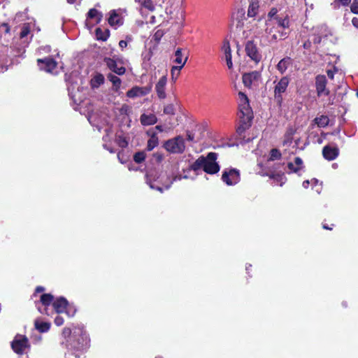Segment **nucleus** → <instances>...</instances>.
I'll list each match as a JSON object with an SVG mask.
<instances>
[{
    "mask_svg": "<svg viewBox=\"0 0 358 358\" xmlns=\"http://www.w3.org/2000/svg\"><path fill=\"white\" fill-rule=\"evenodd\" d=\"M119 45L121 48H124L127 45V43L125 41H120L119 43Z\"/></svg>",
    "mask_w": 358,
    "mask_h": 358,
    "instance_id": "8fccbe9b",
    "label": "nucleus"
},
{
    "mask_svg": "<svg viewBox=\"0 0 358 358\" xmlns=\"http://www.w3.org/2000/svg\"><path fill=\"white\" fill-rule=\"evenodd\" d=\"M187 57H183L182 53V50L180 48H178L173 55V62L178 64V67L182 68L185 63L187 62Z\"/></svg>",
    "mask_w": 358,
    "mask_h": 358,
    "instance_id": "393cba45",
    "label": "nucleus"
},
{
    "mask_svg": "<svg viewBox=\"0 0 358 358\" xmlns=\"http://www.w3.org/2000/svg\"><path fill=\"white\" fill-rule=\"evenodd\" d=\"M108 78L109 80L113 83L112 90L114 92H117L120 88L121 80L117 76L113 74L108 75Z\"/></svg>",
    "mask_w": 358,
    "mask_h": 358,
    "instance_id": "2f4dec72",
    "label": "nucleus"
},
{
    "mask_svg": "<svg viewBox=\"0 0 358 358\" xmlns=\"http://www.w3.org/2000/svg\"><path fill=\"white\" fill-rule=\"evenodd\" d=\"M52 306L56 313H66V314L69 317L73 316L76 311V309L71 306L68 303L67 301L63 297L54 300Z\"/></svg>",
    "mask_w": 358,
    "mask_h": 358,
    "instance_id": "0eeeda50",
    "label": "nucleus"
},
{
    "mask_svg": "<svg viewBox=\"0 0 358 358\" xmlns=\"http://www.w3.org/2000/svg\"><path fill=\"white\" fill-rule=\"evenodd\" d=\"M45 51L46 52H50V46H45L43 48Z\"/></svg>",
    "mask_w": 358,
    "mask_h": 358,
    "instance_id": "bf43d9fd",
    "label": "nucleus"
},
{
    "mask_svg": "<svg viewBox=\"0 0 358 358\" xmlns=\"http://www.w3.org/2000/svg\"><path fill=\"white\" fill-rule=\"evenodd\" d=\"M40 301L41 304L45 307L44 310H41V307L38 306V309L41 313H44L46 315H50V313L48 312L47 307L50 305H52V303L54 301L53 296L51 294H43L41 296Z\"/></svg>",
    "mask_w": 358,
    "mask_h": 358,
    "instance_id": "4be33fe9",
    "label": "nucleus"
},
{
    "mask_svg": "<svg viewBox=\"0 0 358 358\" xmlns=\"http://www.w3.org/2000/svg\"><path fill=\"white\" fill-rule=\"evenodd\" d=\"M316 90L317 94L319 96H323V95H328L329 93V91L327 89L326 85H327V79L324 76H317L316 77Z\"/></svg>",
    "mask_w": 358,
    "mask_h": 358,
    "instance_id": "6ab92c4d",
    "label": "nucleus"
},
{
    "mask_svg": "<svg viewBox=\"0 0 358 358\" xmlns=\"http://www.w3.org/2000/svg\"><path fill=\"white\" fill-rule=\"evenodd\" d=\"M309 45H310V43H304V45H303V46H304V48H308V47H309Z\"/></svg>",
    "mask_w": 358,
    "mask_h": 358,
    "instance_id": "052dcab7",
    "label": "nucleus"
},
{
    "mask_svg": "<svg viewBox=\"0 0 358 358\" xmlns=\"http://www.w3.org/2000/svg\"><path fill=\"white\" fill-rule=\"evenodd\" d=\"M289 79L287 77L282 78L275 85L274 89V97L278 103L282 101V94L286 91L289 85Z\"/></svg>",
    "mask_w": 358,
    "mask_h": 358,
    "instance_id": "f8f14e48",
    "label": "nucleus"
},
{
    "mask_svg": "<svg viewBox=\"0 0 358 358\" xmlns=\"http://www.w3.org/2000/svg\"><path fill=\"white\" fill-rule=\"evenodd\" d=\"M288 168L292 172L296 173L303 169V161L299 157H295L294 162L288 164Z\"/></svg>",
    "mask_w": 358,
    "mask_h": 358,
    "instance_id": "c85d7f7f",
    "label": "nucleus"
},
{
    "mask_svg": "<svg viewBox=\"0 0 358 358\" xmlns=\"http://www.w3.org/2000/svg\"><path fill=\"white\" fill-rule=\"evenodd\" d=\"M118 144L120 147L124 148L127 145V142L124 138H119Z\"/></svg>",
    "mask_w": 358,
    "mask_h": 358,
    "instance_id": "de8ad7c7",
    "label": "nucleus"
},
{
    "mask_svg": "<svg viewBox=\"0 0 358 358\" xmlns=\"http://www.w3.org/2000/svg\"><path fill=\"white\" fill-rule=\"evenodd\" d=\"M44 290V288L42 287H38L36 289V292H41Z\"/></svg>",
    "mask_w": 358,
    "mask_h": 358,
    "instance_id": "5fc2aeb1",
    "label": "nucleus"
},
{
    "mask_svg": "<svg viewBox=\"0 0 358 358\" xmlns=\"http://www.w3.org/2000/svg\"><path fill=\"white\" fill-rule=\"evenodd\" d=\"M164 148L169 152L182 153L185 148L184 138L179 136L168 140L164 143Z\"/></svg>",
    "mask_w": 358,
    "mask_h": 358,
    "instance_id": "6e6552de",
    "label": "nucleus"
},
{
    "mask_svg": "<svg viewBox=\"0 0 358 358\" xmlns=\"http://www.w3.org/2000/svg\"><path fill=\"white\" fill-rule=\"evenodd\" d=\"M107 66L117 75H123L125 73L124 62L121 59L105 58L104 59Z\"/></svg>",
    "mask_w": 358,
    "mask_h": 358,
    "instance_id": "ddd939ff",
    "label": "nucleus"
},
{
    "mask_svg": "<svg viewBox=\"0 0 358 358\" xmlns=\"http://www.w3.org/2000/svg\"><path fill=\"white\" fill-rule=\"evenodd\" d=\"M251 23L252 24L251 27L255 29L254 33L265 37L268 42H274L288 36V32L285 31L286 29L279 27L278 22H273V24L269 26L268 22H261V19L257 21L254 19ZM251 30L250 26L247 25L244 27L243 30V37L248 38Z\"/></svg>",
    "mask_w": 358,
    "mask_h": 358,
    "instance_id": "f257e3e1",
    "label": "nucleus"
},
{
    "mask_svg": "<svg viewBox=\"0 0 358 358\" xmlns=\"http://www.w3.org/2000/svg\"><path fill=\"white\" fill-rule=\"evenodd\" d=\"M164 113L166 115H173L175 113V108L173 104H168L164 108Z\"/></svg>",
    "mask_w": 358,
    "mask_h": 358,
    "instance_id": "4c0bfd02",
    "label": "nucleus"
},
{
    "mask_svg": "<svg viewBox=\"0 0 358 358\" xmlns=\"http://www.w3.org/2000/svg\"><path fill=\"white\" fill-rule=\"evenodd\" d=\"M167 78L165 76H162L157 83L156 84V92L157 94V96L159 99H165L166 97V93H165V86L166 85Z\"/></svg>",
    "mask_w": 358,
    "mask_h": 358,
    "instance_id": "5701e85b",
    "label": "nucleus"
},
{
    "mask_svg": "<svg viewBox=\"0 0 358 358\" xmlns=\"http://www.w3.org/2000/svg\"><path fill=\"white\" fill-rule=\"evenodd\" d=\"M244 15H245V12L243 9H241V10H238L237 13L236 14H234L233 15V18L234 20H238V16L240 15L241 17H244Z\"/></svg>",
    "mask_w": 358,
    "mask_h": 358,
    "instance_id": "a18cd8bd",
    "label": "nucleus"
},
{
    "mask_svg": "<svg viewBox=\"0 0 358 358\" xmlns=\"http://www.w3.org/2000/svg\"><path fill=\"white\" fill-rule=\"evenodd\" d=\"M121 115H129L131 112V108L129 105L123 104L119 109Z\"/></svg>",
    "mask_w": 358,
    "mask_h": 358,
    "instance_id": "c9c22d12",
    "label": "nucleus"
},
{
    "mask_svg": "<svg viewBox=\"0 0 358 358\" xmlns=\"http://www.w3.org/2000/svg\"><path fill=\"white\" fill-rule=\"evenodd\" d=\"M250 4L248 9V16L249 17H255L259 12V1L258 0H249Z\"/></svg>",
    "mask_w": 358,
    "mask_h": 358,
    "instance_id": "bb28decb",
    "label": "nucleus"
},
{
    "mask_svg": "<svg viewBox=\"0 0 358 358\" xmlns=\"http://www.w3.org/2000/svg\"><path fill=\"white\" fill-rule=\"evenodd\" d=\"M146 154L145 152H138L134 156V159L136 163H141L145 159Z\"/></svg>",
    "mask_w": 358,
    "mask_h": 358,
    "instance_id": "e433bc0d",
    "label": "nucleus"
},
{
    "mask_svg": "<svg viewBox=\"0 0 358 358\" xmlns=\"http://www.w3.org/2000/svg\"><path fill=\"white\" fill-rule=\"evenodd\" d=\"M314 42L316 43H318L321 41V37H318V38H315L313 39Z\"/></svg>",
    "mask_w": 358,
    "mask_h": 358,
    "instance_id": "6e6d98bb",
    "label": "nucleus"
},
{
    "mask_svg": "<svg viewBox=\"0 0 358 358\" xmlns=\"http://www.w3.org/2000/svg\"><path fill=\"white\" fill-rule=\"evenodd\" d=\"M85 344L87 345V338L85 336Z\"/></svg>",
    "mask_w": 358,
    "mask_h": 358,
    "instance_id": "69168bd1",
    "label": "nucleus"
},
{
    "mask_svg": "<svg viewBox=\"0 0 358 358\" xmlns=\"http://www.w3.org/2000/svg\"><path fill=\"white\" fill-rule=\"evenodd\" d=\"M105 78L101 73H96L90 81L92 88L95 89L99 87L103 83Z\"/></svg>",
    "mask_w": 358,
    "mask_h": 358,
    "instance_id": "c756f323",
    "label": "nucleus"
},
{
    "mask_svg": "<svg viewBox=\"0 0 358 358\" xmlns=\"http://www.w3.org/2000/svg\"><path fill=\"white\" fill-rule=\"evenodd\" d=\"M117 157H118L119 161H120L121 163H124V161L122 160V157H121V155H120V153H118V155H117Z\"/></svg>",
    "mask_w": 358,
    "mask_h": 358,
    "instance_id": "13d9d810",
    "label": "nucleus"
},
{
    "mask_svg": "<svg viewBox=\"0 0 358 358\" xmlns=\"http://www.w3.org/2000/svg\"><path fill=\"white\" fill-rule=\"evenodd\" d=\"M102 14L97 10L92 8L90 9L87 14L86 24L87 26H94L99 23L102 19Z\"/></svg>",
    "mask_w": 358,
    "mask_h": 358,
    "instance_id": "aec40b11",
    "label": "nucleus"
},
{
    "mask_svg": "<svg viewBox=\"0 0 358 358\" xmlns=\"http://www.w3.org/2000/svg\"><path fill=\"white\" fill-rule=\"evenodd\" d=\"M182 68L178 67L176 66H173L171 68V77L172 79L176 80L180 74V71Z\"/></svg>",
    "mask_w": 358,
    "mask_h": 358,
    "instance_id": "ea45409f",
    "label": "nucleus"
},
{
    "mask_svg": "<svg viewBox=\"0 0 358 358\" xmlns=\"http://www.w3.org/2000/svg\"><path fill=\"white\" fill-rule=\"evenodd\" d=\"M240 23H241V22H240L239 21H238V23H237V25H236V26H237V27H241V25L240 24ZM242 26H243V27H244V24H242Z\"/></svg>",
    "mask_w": 358,
    "mask_h": 358,
    "instance_id": "e2e57ef3",
    "label": "nucleus"
},
{
    "mask_svg": "<svg viewBox=\"0 0 358 358\" xmlns=\"http://www.w3.org/2000/svg\"><path fill=\"white\" fill-rule=\"evenodd\" d=\"M157 119L154 114H143L141 116V122L143 125L149 126L154 124L157 122Z\"/></svg>",
    "mask_w": 358,
    "mask_h": 358,
    "instance_id": "cd10ccee",
    "label": "nucleus"
},
{
    "mask_svg": "<svg viewBox=\"0 0 358 358\" xmlns=\"http://www.w3.org/2000/svg\"><path fill=\"white\" fill-rule=\"evenodd\" d=\"M334 71H333L332 70L327 71V75H328L329 78L331 79L334 78Z\"/></svg>",
    "mask_w": 358,
    "mask_h": 358,
    "instance_id": "3c124183",
    "label": "nucleus"
},
{
    "mask_svg": "<svg viewBox=\"0 0 358 358\" xmlns=\"http://www.w3.org/2000/svg\"><path fill=\"white\" fill-rule=\"evenodd\" d=\"M71 334V331L69 328H64L62 331V336L64 338L69 337Z\"/></svg>",
    "mask_w": 358,
    "mask_h": 358,
    "instance_id": "49530a36",
    "label": "nucleus"
},
{
    "mask_svg": "<svg viewBox=\"0 0 358 358\" xmlns=\"http://www.w3.org/2000/svg\"><path fill=\"white\" fill-rule=\"evenodd\" d=\"M222 178L227 185H236L240 180L239 172L236 169H229V171H224Z\"/></svg>",
    "mask_w": 358,
    "mask_h": 358,
    "instance_id": "2eb2a0df",
    "label": "nucleus"
},
{
    "mask_svg": "<svg viewBox=\"0 0 358 358\" xmlns=\"http://www.w3.org/2000/svg\"><path fill=\"white\" fill-rule=\"evenodd\" d=\"M352 23L355 27L358 29V17H353L352 20Z\"/></svg>",
    "mask_w": 358,
    "mask_h": 358,
    "instance_id": "09e8293b",
    "label": "nucleus"
},
{
    "mask_svg": "<svg viewBox=\"0 0 358 358\" xmlns=\"http://www.w3.org/2000/svg\"><path fill=\"white\" fill-rule=\"evenodd\" d=\"M280 157L281 153L278 150L275 148L272 149L266 164L264 165L262 163L258 164L262 169V171H259L258 173L264 176H269L277 185L281 186L285 182V176L282 173H275V171L273 170V165L271 164V162L280 159Z\"/></svg>",
    "mask_w": 358,
    "mask_h": 358,
    "instance_id": "7ed1b4c3",
    "label": "nucleus"
},
{
    "mask_svg": "<svg viewBox=\"0 0 358 358\" xmlns=\"http://www.w3.org/2000/svg\"><path fill=\"white\" fill-rule=\"evenodd\" d=\"M187 178L186 176H185L183 177L179 176H176L173 179H170L167 177V176L166 174L161 173L159 175V176L157 178V179L154 180V182H152L151 179L150 178V176H148L147 183L150 185V188L156 189L162 192L163 190V188H164L165 189H169L171 187V184L173 183V181L177 180H180L182 178Z\"/></svg>",
    "mask_w": 358,
    "mask_h": 358,
    "instance_id": "39448f33",
    "label": "nucleus"
},
{
    "mask_svg": "<svg viewBox=\"0 0 358 358\" xmlns=\"http://www.w3.org/2000/svg\"><path fill=\"white\" fill-rule=\"evenodd\" d=\"M320 189H321V188H318V189H316V191L319 193Z\"/></svg>",
    "mask_w": 358,
    "mask_h": 358,
    "instance_id": "774afa93",
    "label": "nucleus"
},
{
    "mask_svg": "<svg viewBox=\"0 0 358 358\" xmlns=\"http://www.w3.org/2000/svg\"><path fill=\"white\" fill-rule=\"evenodd\" d=\"M31 31V24L29 23L24 24L22 27L20 34V39L23 40V43H27L31 38V36L29 37Z\"/></svg>",
    "mask_w": 358,
    "mask_h": 358,
    "instance_id": "a878e982",
    "label": "nucleus"
},
{
    "mask_svg": "<svg viewBox=\"0 0 358 358\" xmlns=\"http://www.w3.org/2000/svg\"><path fill=\"white\" fill-rule=\"evenodd\" d=\"M343 5H348L350 0H338Z\"/></svg>",
    "mask_w": 358,
    "mask_h": 358,
    "instance_id": "864d4df0",
    "label": "nucleus"
},
{
    "mask_svg": "<svg viewBox=\"0 0 358 358\" xmlns=\"http://www.w3.org/2000/svg\"><path fill=\"white\" fill-rule=\"evenodd\" d=\"M261 22H268V25L271 26L273 22H278V27L283 29H288L290 21L288 15L280 17L278 15V10L273 8L268 13V18L266 20H262Z\"/></svg>",
    "mask_w": 358,
    "mask_h": 358,
    "instance_id": "423d86ee",
    "label": "nucleus"
},
{
    "mask_svg": "<svg viewBox=\"0 0 358 358\" xmlns=\"http://www.w3.org/2000/svg\"><path fill=\"white\" fill-rule=\"evenodd\" d=\"M76 1V0H67V2L69 3H73Z\"/></svg>",
    "mask_w": 358,
    "mask_h": 358,
    "instance_id": "680f3d73",
    "label": "nucleus"
},
{
    "mask_svg": "<svg viewBox=\"0 0 358 358\" xmlns=\"http://www.w3.org/2000/svg\"><path fill=\"white\" fill-rule=\"evenodd\" d=\"M35 328L41 333L47 332L50 327V323L36 319L34 322Z\"/></svg>",
    "mask_w": 358,
    "mask_h": 358,
    "instance_id": "7c9ffc66",
    "label": "nucleus"
},
{
    "mask_svg": "<svg viewBox=\"0 0 358 358\" xmlns=\"http://www.w3.org/2000/svg\"><path fill=\"white\" fill-rule=\"evenodd\" d=\"M217 154L210 152L206 157L201 156L191 166L194 171L203 169L206 173L214 174L219 171L220 166L216 162Z\"/></svg>",
    "mask_w": 358,
    "mask_h": 358,
    "instance_id": "20e7f679",
    "label": "nucleus"
},
{
    "mask_svg": "<svg viewBox=\"0 0 358 358\" xmlns=\"http://www.w3.org/2000/svg\"><path fill=\"white\" fill-rule=\"evenodd\" d=\"M242 80L244 85L248 88L257 87L262 83L261 72L259 71H254L245 73L242 76Z\"/></svg>",
    "mask_w": 358,
    "mask_h": 358,
    "instance_id": "9d476101",
    "label": "nucleus"
},
{
    "mask_svg": "<svg viewBox=\"0 0 358 358\" xmlns=\"http://www.w3.org/2000/svg\"><path fill=\"white\" fill-rule=\"evenodd\" d=\"M315 122L318 127H324L329 124V118L327 116L322 115L315 118Z\"/></svg>",
    "mask_w": 358,
    "mask_h": 358,
    "instance_id": "72a5a7b5",
    "label": "nucleus"
},
{
    "mask_svg": "<svg viewBox=\"0 0 358 358\" xmlns=\"http://www.w3.org/2000/svg\"><path fill=\"white\" fill-rule=\"evenodd\" d=\"M143 7L149 10H152L154 9V5L151 0H145L143 3Z\"/></svg>",
    "mask_w": 358,
    "mask_h": 358,
    "instance_id": "a19ab883",
    "label": "nucleus"
},
{
    "mask_svg": "<svg viewBox=\"0 0 358 358\" xmlns=\"http://www.w3.org/2000/svg\"><path fill=\"white\" fill-rule=\"evenodd\" d=\"M287 61L286 59H282L279 62V63L277 65L278 69L281 72L283 73L287 68Z\"/></svg>",
    "mask_w": 358,
    "mask_h": 358,
    "instance_id": "58836bf2",
    "label": "nucleus"
},
{
    "mask_svg": "<svg viewBox=\"0 0 358 358\" xmlns=\"http://www.w3.org/2000/svg\"><path fill=\"white\" fill-rule=\"evenodd\" d=\"M317 183V180L315 178L313 179H311L310 180H305L303 182V187L304 188H307L308 187V185L309 184H312V185H316Z\"/></svg>",
    "mask_w": 358,
    "mask_h": 358,
    "instance_id": "37998d69",
    "label": "nucleus"
},
{
    "mask_svg": "<svg viewBox=\"0 0 358 358\" xmlns=\"http://www.w3.org/2000/svg\"><path fill=\"white\" fill-rule=\"evenodd\" d=\"M162 36V32L161 31H157L155 34V38L157 39H159L161 36Z\"/></svg>",
    "mask_w": 358,
    "mask_h": 358,
    "instance_id": "603ef678",
    "label": "nucleus"
},
{
    "mask_svg": "<svg viewBox=\"0 0 358 358\" xmlns=\"http://www.w3.org/2000/svg\"><path fill=\"white\" fill-rule=\"evenodd\" d=\"M108 24L113 28L117 29L123 24V17L120 10H113L109 13L108 19Z\"/></svg>",
    "mask_w": 358,
    "mask_h": 358,
    "instance_id": "dca6fc26",
    "label": "nucleus"
},
{
    "mask_svg": "<svg viewBox=\"0 0 358 358\" xmlns=\"http://www.w3.org/2000/svg\"><path fill=\"white\" fill-rule=\"evenodd\" d=\"M323 227L326 229H331V228L328 227V226L324 225Z\"/></svg>",
    "mask_w": 358,
    "mask_h": 358,
    "instance_id": "0e129e2a",
    "label": "nucleus"
},
{
    "mask_svg": "<svg viewBox=\"0 0 358 358\" xmlns=\"http://www.w3.org/2000/svg\"><path fill=\"white\" fill-rule=\"evenodd\" d=\"M158 145L157 138L152 136L148 141L147 149L150 151L153 150Z\"/></svg>",
    "mask_w": 358,
    "mask_h": 358,
    "instance_id": "f704fd0d",
    "label": "nucleus"
},
{
    "mask_svg": "<svg viewBox=\"0 0 358 358\" xmlns=\"http://www.w3.org/2000/svg\"><path fill=\"white\" fill-rule=\"evenodd\" d=\"M245 50L247 55L255 62H259L261 60L262 55L257 45L252 41H248L245 43Z\"/></svg>",
    "mask_w": 358,
    "mask_h": 358,
    "instance_id": "4468645a",
    "label": "nucleus"
},
{
    "mask_svg": "<svg viewBox=\"0 0 358 358\" xmlns=\"http://www.w3.org/2000/svg\"><path fill=\"white\" fill-rule=\"evenodd\" d=\"M151 90H152L151 86H146V87L135 86L127 92V96L129 98H132V99L136 98V97L144 96L148 94L150 92Z\"/></svg>",
    "mask_w": 358,
    "mask_h": 358,
    "instance_id": "f3484780",
    "label": "nucleus"
},
{
    "mask_svg": "<svg viewBox=\"0 0 358 358\" xmlns=\"http://www.w3.org/2000/svg\"><path fill=\"white\" fill-rule=\"evenodd\" d=\"M55 324L57 326H61L64 324V319L61 316H57L55 319Z\"/></svg>",
    "mask_w": 358,
    "mask_h": 358,
    "instance_id": "c03bdc74",
    "label": "nucleus"
},
{
    "mask_svg": "<svg viewBox=\"0 0 358 358\" xmlns=\"http://www.w3.org/2000/svg\"><path fill=\"white\" fill-rule=\"evenodd\" d=\"M110 152H113V150L112 149L107 148Z\"/></svg>",
    "mask_w": 358,
    "mask_h": 358,
    "instance_id": "338daca9",
    "label": "nucleus"
},
{
    "mask_svg": "<svg viewBox=\"0 0 358 358\" xmlns=\"http://www.w3.org/2000/svg\"><path fill=\"white\" fill-rule=\"evenodd\" d=\"M109 36V31L106 29L103 31L100 28L96 29V37L98 40L106 41Z\"/></svg>",
    "mask_w": 358,
    "mask_h": 358,
    "instance_id": "473e14b6",
    "label": "nucleus"
},
{
    "mask_svg": "<svg viewBox=\"0 0 358 358\" xmlns=\"http://www.w3.org/2000/svg\"><path fill=\"white\" fill-rule=\"evenodd\" d=\"M37 62L41 69L49 73H53L57 67L56 62L50 58H45L44 59H38Z\"/></svg>",
    "mask_w": 358,
    "mask_h": 358,
    "instance_id": "412c9836",
    "label": "nucleus"
},
{
    "mask_svg": "<svg viewBox=\"0 0 358 358\" xmlns=\"http://www.w3.org/2000/svg\"><path fill=\"white\" fill-rule=\"evenodd\" d=\"M322 154L327 160H334L338 155V149L336 147L325 146L323 148Z\"/></svg>",
    "mask_w": 358,
    "mask_h": 358,
    "instance_id": "b1692460",
    "label": "nucleus"
},
{
    "mask_svg": "<svg viewBox=\"0 0 358 358\" xmlns=\"http://www.w3.org/2000/svg\"><path fill=\"white\" fill-rule=\"evenodd\" d=\"M350 10L353 13L358 14V0H353Z\"/></svg>",
    "mask_w": 358,
    "mask_h": 358,
    "instance_id": "79ce46f5",
    "label": "nucleus"
},
{
    "mask_svg": "<svg viewBox=\"0 0 358 358\" xmlns=\"http://www.w3.org/2000/svg\"><path fill=\"white\" fill-rule=\"evenodd\" d=\"M156 129H158L159 131H164V129L162 128V126H161V125H157L156 127Z\"/></svg>",
    "mask_w": 358,
    "mask_h": 358,
    "instance_id": "4d7b16f0",
    "label": "nucleus"
},
{
    "mask_svg": "<svg viewBox=\"0 0 358 358\" xmlns=\"http://www.w3.org/2000/svg\"><path fill=\"white\" fill-rule=\"evenodd\" d=\"M221 51L223 53V58L227 62V67L231 69L233 68L231 49L229 41L227 39L224 40L222 42Z\"/></svg>",
    "mask_w": 358,
    "mask_h": 358,
    "instance_id": "a211bd4d",
    "label": "nucleus"
},
{
    "mask_svg": "<svg viewBox=\"0 0 358 358\" xmlns=\"http://www.w3.org/2000/svg\"><path fill=\"white\" fill-rule=\"evenodd\" d=\"M238 102L240 126L237 131L239 134H241L250 126L253 113L249 104L248 98L244 93L241 92L238 93Z\"/></svg>",
    "mask_w": 358,
    "mask_h": 358,
    "instance_id": "f03ea898",
    "label": "nucleus"
},
{
    "mask_svg": "<svg viewBox=\"0 0 358 358\" xmlns=\"http://www.w3.org/2000/svg\"><path fill=\"white\" fill-rule=\"evenodd\" d=\"M11 347L17 354L24 353L29 350L28 339L22 335H17L11 343Z\"/></svg>",
    "mask_w": 358,
    "mask_h": 358,
    "instance_id": "9b49d317",
    "label": "nucleus"
},
{
    "mask_svg": "<svg viewBox=\"0 0 358 358\" xmlns=\"http://www.w3.org/2000/svg\"><path fill=\"white\" fill-rule=\"evenodd\" d=\"M296 129L290 127L286 131L283 141L282 145L285 148V150L292 148L296 149L299 145V137L296 136Z\"/></svg>",
    "mask_w": 358,
    "mask_h": 358,
    "instance_id": "1a4fd4ad",
    "label": "nucleus"
}]
</instances>
